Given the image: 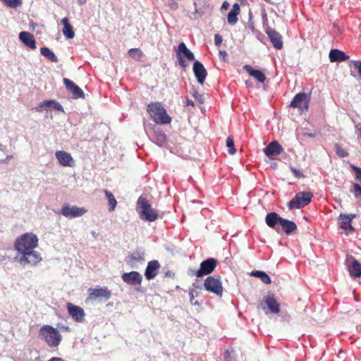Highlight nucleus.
Returning a JSON list of instances; mask_svg holds the SVG:
<instances>
[{
	"instance_id": "f257e3e1",
	"label": "nucleus",
	"mask_w": 361,
	"mask_h": 361,
	"mask_svg": "<svg viewBox=\"0 0 361 361\" xmlns=\"http://www.w3.org/2000/svg\"><path fill=\"white\" fill-rule=\"evenodd\" d=\"M137 204L139 207L138 214L140 219L147 222H153L159 219V211L152 207L151 200L146 196H140Z\"/></svg>"
},
{
	"instance_id": "f03ea898",
	"label": "nucleus",
	"mask_w": 361,
	"mask_h": 361,
	"mask_svg": "<svg viewBox=\"0 0 361 361\" xmlns=\"http://www.w3.org/2000/svg\"><path fill=\"white\" fill-rule=\"evenodd\" d=\"M39 337L49 348H57L62 341L59 331L51 325H43L39 330Z\"/></svg>"
},
{
	"instance_id": "7ed1b4c3",
	"label": "nucleus",
	"mask_w": 361,
	"mask_h": 361,
	"mask_svg": "<svg viewBox=\"0 0 361 361\" xmlns=\"http://www.w3.org/2000/svg\"><path fill=\"white\" fill-rule=\"evenodd\" d=\"M38 238L32 233H25L15 241L14 247L20 254L33 250L38 245Z\"/></svg>"
},
{
	"instance_id": "20e7f679",
	"label": "nucleus",
	"mask_w": 361,
	"mask_h": 361,
	"mask_svg": "<svg viewBox=\"0 0 361 361\" xmlns=\"http://www.w3.org/2000/svg\"><path fill=\"white\" fill-rule=\"evenodd\" d=\"M147 111L151 118L157 124H169L171 121V118L160 102H152L148 104Z\"/></svg>"
},
{
	"instance_id": "39448f33",
	"label": "nucleus",
	"mask_w": 361,
	"mask_h": 361,
	"mask_svg": "<svg viewBox=\"0 0 361 361\" xmlns=\"http://www.w3.org/2000/svg\"><path fill=\"white\" fill-rule=\"evenodd\" d=\"M204 288L207 291L214 293L219 298L223 295L224 288L220 276H208L204 280Z\"/></svg>"
},
{
	"instance_id": "423d86ee",
	"label": "nucleus",
	"mask_w": 361,
	"mask_h": 361,
	"mask_svg": "<svg viewBox=\"0 0 361 361\" xmlns=\"http://www.w3.org/2000/svg\"><path fill=\"white\" fill-rule=\"evenodd\" d=\"M312 197L311 192H300L288 203V207L290 209L304 207L311 202Z\"/></svg>"
},
{
	"instance_id": "0eeeda50",
	"label": "nucleus",
	"mask_w": 361,
	"mask_h": 361,
	"mask_svg": "<svg viewBox=\"0 0 361 361\" xmlns=\"http://www.w3.org/2000/svg\"><path fill=\"white\" fill-rule=\"evenodd\" d=\"M310 97L306 93H298L290 102V106L298 109L300 113L306 112L309 109Z\"/></svg>"
},
{
	"instance_id": "6e6552de",
	"label": "nucleus",
	"mask_w": 361,
	"mask_h": 361,
	"mask_svg": "<svg viewBox=\"0 0 361 361\" xmlns=\"http://www.w3.org/2000/svg\"><path fill=\"white\" fill-rule=\"evenodd\" d=\"M176 52L178 63L182 68H185L188 66L185 59L189 61L195 60V56L193 53L189 49H188L184 42H181L178 45Z\"/></svg>"
},
{
	"instance_id": "1a4fd4ad",
	"label": "nucleus",
	"mask_w": 361,
	"mask_h": 361,
	"mask_svg": "<svg viewBox=\"0 0 361 361\" xmlns=\"http://www.w3.org/2000/svg\"><path fill=\"white\" fill-rule=\"evenodd\" d=\"M217 264L218 262L214 258H209L204 260L201 262L200 269L194 271L193 275L197 277H202L204 275L210 274L215 269Z\"/></svg>"
},
{
	"instance_id": "9d476101",
	"label": "nucleus",
	"mask_w": 361,
	"mask_h": 361,
	"mask_svg": "<svg viewBox=\"0 0 361 361\" xmlns=\"http://www.w3.org/2000/svg\"><path fill=\"white\" fill-rule=\"evenodd\" d=\"M260 305L264 311L268 309L269 312L273 314L280 312V304L276 301L274 295L264 296L260 302Z\"/></svg>"
},
{
	"instance_id": "9b49d317",
	"label": "nucleus",
	"mask_w": 361,
	"mask_h": 361,
	"mask_svg": "<svg viewBox=\"0 0 361 361\" xmlns=\"http://www.w3.org/2000/svg\"><path fill=\"white\" fill-rule=\"evenodd\" d=\"M41 260L42 257L40 255L34 250L23 253H20V257L19 258L20 263L30 264L32 266L36 265Z\"/></svg>"
},
{
	"instance_id": "f8f14e48",
	"label": "nucleus",
	"mask_w": 361,
	"mask_h": 361,
	"mask_svg": "<svg viewBox=\"0 0 361 361\" xmlns=\"http://www.w3.org/2000/svg\"><path fill=\"white\" fill-rule=\"evenodd\" d=\"M355 217L356 215L355 214H341L339 215L338 221L340 222V228L345 232L346 235L354 232V228L353 227L351 223Z\"/></svg>"
},
{
	"instance_id": "ddd939ff",
	"label": "nucleus",
	"mask_w": 361,
	"mask_h": 361,
	"mask_svg": "<svg viewBox=\"0 0 361 361\" xmlns=\"http://www.w3.org/2000/svg\"><path fill=\"white\" fill-rule=\"evenodd\" d=\"M87 210L82 207L77 206L70 207L69 205H64L61 208V214L67 218H75L82 216L86 213Z\"/></svg>"
},
{
	"instance_id": "4468645a",
	"label": "nucleus",
	"mask_w": 361,
	"mask_h": 361,
	"mask_svg": "<svg viewBox=\"0 0 361 361\" xmlns=\"http://www.w3.org/2000/svg\"><path fill=\"white\" fill-rule=\"evenodd\" d=\"M67 310L73 319L77 322H82L85 319V311L80 306L73 305L71 302L67 303Z\"/></svg>"
},
{
	"instance_id": "2eb2a0df",
	"label": "nucleus",
	"mask_w": 361,
	"mask_h": 361,
	"mask_svg": "<svg viewBox=\"0 0 361 361\" xmlns=\"http://www.w3.org/2000/svg\"><path fill=\"white\" fill-rule=\"evenodd\" d=\"M110 297L111 292L108 290L107 288H90L87 299L90 300L97 299H104V300H108Z\"/></svg>"
},
{
	"instance_id": "dca6fc26",
	"label": "nucleus",
	"mask_w": 361,
	"mask_h": 361,
	"mask_svg": "<svg viewBox=\"0 0 361 361\" xmlns=\"http://www.w3.org/2000/svg\"><path fill=\"white\" fill-rule=\"evenodd\" d=\"M265 32L273 47L276 49H281L283 47L281 35L270 27H267Z\"/></svg>"
},
{
	"instance_id": "f3484780",
	"label": "nucleus",
	"mask_w": 361,
	"mask_h": 361,
	"mask_svg": "<svg viewBox=\"0 0 361 361\" xmlns=\"http://www.w3.org/2000/svg\"><path fill=\"white\" fill-rule=\"evenodd\" d=\"M55 155L61 166L69 167L75 166V161L70 153L63 150H59L56 152Z\"/></svg>"
},
{
	"instance_id": "a211bd4d",
	"label": "nucleus",
	"mask_w": 361,
	"mask_h": 361,
	"mask_svg": "<svg viewBox=\"0 0 361 361\" xmlns=\"http://www.w3.org/2000/svg\"><path fill=\"white\" fill-rule=\"evenodd\" d=\"M192 70L197 80V82L202 85L204 82L205 78L207 75V71L202 65L198 61H195L193 63Z\"/></svg>"
},
{
	"instance_id": "6ab92c4d",
	"label": "nucleus",
	"mask_w": 361,
	"mask_h": 361,
	"mask_svg": "<svg viewBox=\"0 0 361 361\" xmlns=\"http://www.w3.org/2000/svg\"><path fill=\"white\" fill-rule=\"evenodd\" d=\"M66 89L73 94L75 99L85 98V94L81 88L76 85L73 81L68 78L63 80Z\"/></svg>"
},
{
	"instance_id": "aec40b11",
	"label": "nucleus",
	"mask_w": 361,
	"mask_h": 361,
	"mask_svg": "<svg viewBox=\"0 0 361 361\" xmlns=\"http://www.w3.org/2000/svg\"><path fill=\"white\" fill-rule=\"evenodd\" d=\"M263 151L267 157L278 156L283 152V148L278 141L274 140L264 147Z\"/></svg>"
},
{
	"instance_id": "412c9836",
	"label": "nucleus",
	"mask_w": 361,
	"mask_h": 361,
	"mask_svg": "<svg viewBox=\"0 0 361 361\" xmlns=\"http://www.w3.org/2000/svg\"><path fill=\"white\" fill-rule=\"evenodd\" d=\"M160 264L157 260H152L148 262L145 269V276L147 280L153 279L158 274Z\"/></svg>"
},
{
	"instance_id": "4be33fe9",
	"label": "nucleus",
	"mask_w": 361,
	"mask_h": 361,
	"mask_svg": "<svg viewBox=\"0 0 361 361\" xmlns=\"http://www.w3.org/2000/svg\"><path fill=\"white\" fill-rule=\"evenodd\" d=\"M20 40L25 44L27 47L32 49H35L36 47V41L34 35L29 32H21L19 34Z\"/></svg>"
},
{
	"instance_id": "5701e85b",
	"label": "nucleus",
	"mask_w": 361,
	"mask_h": 361,
	"mask_svg": "<svg viewBox=\"0 0 361 361\" xmlns=\"http://www.w3.org/2000/svg\"><path fill=\"white\" fill-rule=\"evenodd\" d=\"M283 218L281 217L276 212L268 213L265 217V222L267 225L273 229H276L278 231L276 225H280Z\"/></svg>"
},
{
	"instance_id": "b1692460",
	"label": "nucleus",
	"mask_w": 361,
	"mask_h": 361,
	"mask_svg": "<svg viewBox=\"0 0 361 361\" xmlns=\"http://www.w3.org/2000/svg\"><path fill=\"white\" fill-rule=\"evenodd\" d=\"M46 108H52L55 110L63 111V106L56 100H46L41 102L37 108L38 111H42Z\"/></svg>"
},
{
	"instance_id": "393cba45",
	"label": "nucleus",
	"mask_w": 361,
	"mask_h": 361,
	"mask_svg": "<svg viewBox=\"0 0 361 361\" xmlns=\"http://www.w3.org/2000/svg\"><path fill=\"white\" fill-rule=\"evenodd\" d=\"M243 69L259 82L263 83L266 80V76L261 71L254 70L250 65H245Z\"/></svg>"
},
{
	"instance_id": "a878e982",
	"label": "nucleus",
	"mask_w": 361,
	"mask_h": 361,
	"mask_svg": "<svg viewBox=\"0 0 361 361\" xmlns=\"http://www.w3.org/2000/svg\"><path fill=\"white\" fill-rule=\"evenodd\" d=\"M329 57L331 62H341L349 59V56L346 55L343 51L338 49L331 50Z\"/></svg>"
},
{
	"instance_id": "bb28decb",
	"label": "nucleus",
	"mask_w": 361,
	"mask_h": 361,
	"mask_svg": "<svg viewBox=\"0 0 361 361\" xmlns=\"http://www.w3.org/2000/svg\"><path fill=\"white\" fill-rule=\"evenodd\" d=\"M280 226L286 235H290L291 233L297 230V225L294 221L283 218Z\"/></svg>"
},
{
	"instance_id": "cd10ccee",
	"label": "nucleus",
	"mask_w": 361,
	"mask_h": 361,
	"mask_svg": "<svg viewBox=\"0 0 361 361\" xmlns=\"http://www.w3.org/2000/svg\"><path fill=\"white\" fill-rule=\"evenodd\" d=\"M351 264L348 266V271L351 276L360 277L361 276V264L353 257H351Z\"/></svg>"
},
{
	"instance_id": "c85d7f7f",
	"label": "nucleus",
	"mask_w": 361,
	"mask_h": 361,
	"mask_svg": "<svg viewBox=\"0 0 361 361\" xmlns=\"http://www.w3.org/2000/svg\"><path fill=\"white\" fill-rule=\"evenodd\" d=\"M61 23L63 25V34L67 39H73L75 37V32L72 25L70 24L69 20L67 18H64L61 20Z\"/></svg>"
},
{
	"instance_id": "c756f323",
	"label": "nucleus",
	"mask_w": 361,
	"mask_h": 361,
	"mask_svg": "<svg viewBox=\"0 0 361 361\" xmlns=\"http://www.w3.org/2000/svg\"><path fill=\"white\" fill-rule=\"evenodd\" d=\"M240 8L238 3L233 4L232 9L228 14V23L230 25H235L238 21V15L240 13Z\"/></svg>"
},
{
	"instance_id": "7c9ffc66",
	"label": "nucleus",
	"mask_w": 361,
	"mask_h": 361,
	"mask_svg": "<svg viewBox=\"0 0 361 361\" xmlns=\"http://www.w3.org/2000/svg\"><path fill=\"white\" fill-rule=\"evenodd\" d=\"M104 192L108 200L109 211L112 212L117 206V201L112 192L107 190H104Z\"/></svg>"
},
{
	"instance_id": "2f4dec72",
	"label": "nucleus",
	"mask_w": 361,
	"mask_h": 361,
	"mask_svg": "<svg viewBox=\"0 0 361 361\" xmlns=\"http://www.w3.org/2000/svg\"><path fill=\"white\" fill-rule=\"evenodd\" d=\"M250 275L260 279V280L266 284H270L271 283V278L264 271L257 270L252 271Z\"/></svg>"
},
{
	"instance_id": "473e14b6",
	"label": "nucleus",
	"mask_w": 361,
	"mask_h": 361,
	"mask_svg": "<svg viewBox=\"0 0 361 361\" xmlns=\"http://www.w3.org/2000/svg\"><path fill=\"white\" fill-rule=\"evenodd\" d=\"M40 53L43 56L46 57L51 62L56 63L58 61L57 56L54 54V53L52 51H51L47 47H42L40 49Z\"/></svg>"
},
{
	"instance_id": "72a5a7b5",
	"label": "nucleus",
	"mask_w": 361,
	"mask_h": 361,
	"mask_svg": "<svg viewBox=\"0 0 361 361\" xmlns=\"http://www.w3.org/2000/svg\"><path fill=\"white\" fill-rule=\"evenodd\" d=\"M122 279L124 282L128 284L135 283V271H130V273H124L122 275Z\"/></svg>"
},
{
	"instance_id": "f704fd0d",
	"label": "nucleus",
	"mask_w": 361,
	"mask_h": 361,
	"mask_svg": "<svg viewBox=\"0 0 361 361\" xmlns=\"http://www.w3.org/2000/svg\"><path fill=\"white\" fill-rule=\"evenodd\" d=\"M5 5L11 8H17L22 5V0H1Z\"/></svg>"
},
{
	"instance_id": "c9c22d12",
	"label": "nucleus",
	"mask_w": 361,
	"mask_h": 361,
	"mask_svg": "<svg viewBox=\"0 0 361 361\" xmlns=\"http://www.w3.org/2000/svg\"><path fill=\"white\" fill-rule=\"evenodd\" d=\"M226 146L229 148L228 152L231 154H233L235 152V148L234 141L232 137H228L226 138Z\"/></svg>"
},
{
	"instance_id": "e433bc0d",
	"label": "nucleus",
	"mask_w": 361,
	"mask_h": 361,
	"mask_svg": "<svg viewBox=\"0 0 361 361\" xmlns=\"http://www.w3.org/2000/svg\"><path fill=\"white\" fill-rule=\"evenodd\" d=\"M335 149L336 154L340 157H346L348 156V153L345 149L341 147L338 144H335Z\"/></svg>"
},
{
	"instance_id": "4c0bfd02",
	"label": "nucleus",
	"mask_w": 361,
	"mask_h": 361,
	"mask_svg": "<svg viewBox=\"0 0 361 361\" xmlns=\"http://www.w3.org/2000/svg\"><path fill=\"white\" fill-rule=\"evenodd\" d=\"M352 187L350 192L354 194L355 197L357 198L361 195V186L358 183H353Z\"/></svg>"
},
{
	"instance_id": "58836bf2",
	"label": "nucleus",
	"mask_w": 361,
	"mask_h": 361,
	"mask_svg": "<svg viewBox=\"0 0 361 361\" xmlns=\"http://www.w3.org/2000/svg\"><path fill=\"white\" fill-rule=\"evenodd\" d=\"M197 293L195 290H191L190 291V293H189L190 301L192 305L199 306L200 305V303L197 300H195V297H197Z\"/></svg>"
},
{
	"instance_id": "ea45409f",
	"label": "nucleus",
	"mask_w": 361,
	"mask_h": 361,
	"mask_svg": "<svg viewBox=\"0 0 361 361\" xmlns=\"http://www.w3.org/2000/svg\"><path fill=\"white\" fill-rule=\"evenodd\" d=\"M353 66L355 70L357 71L360 77L361 78V61H351L350 66Z\"/></svg>"
},
{
	"instance_id": "a19ab883",
	"label": "nucleus",
	"mask_w": 361,
	"mask_h": 361,
	"mask_svg": "<svg viewBox=\"0 0 361 361\" xmlns=\"http://www.w3.org/2000/svg\"><path fill=\"white\" fill-rule=\"evenodd\" d=\"M290 171L293 173L294 176L297 178H301L304 177L302 172L300 170L295 169V167H290Z\"/></svg>"
},
{
	"instance_id": "79ce46f5",
	"label": "nucleus",
	"mask_w": 361,
	"mask_h": 361,
	"mask_svg": "<svg viewBox=\"0 0 361 361\" xmlns=\"http://www.w3.org/2000/svg\"><path fill=\"white\" fill-rule=\"evenodd\" d=\"M352 168L355 173L356 180L361 181V169L355 166H352Z\"/></svg>"
},
{
	"instance_id": "37998d69",
	"label": "nucleus",
	"mask_w": 361,
	"mask_h": 361,
	"mask_svg": "<svg viewBox=\"0 0 361 361\" xmlns=\"http://www.w3.org/2000/svg\"><path fill=\"white\" fill-rule=\"evenodd\" d=\"M192 96L200 102V104L204 103V97L202 94L199 93L197 91H194L192 93Z\"/></svg>"
},
{
	"instance_id": "c03bdc74",
	"label": "nucleus",
	"mask_w": 361,
	"mask_h": 361,
	"mask_svg": "<svg viewBox=\"0 0 361 361\" xmlns=\"http://www.w3.org/2000/svg\"><path fill=\"white\" fill-rule=\"evenodd\" d=\"M222 41H223L222 37L219 34H216L214 36L215 44L219 47L221 44Z\"/></svg>"
},
{
	"instance_id": "a18cd8bd",
	"label": "nucleus",
	"mask_w": 361,
	"mask_h": 361,
	"mask_svg": "<svg viewBox=\"0 0 361 361\" xmlns=\"http://www.w3.org/2000/svg\"><path fill=\"white\" fill-rule=\"evenodd\" d=\"M60 329L62 331H71V328L68 326H61L60 327Z\"/></svg>"
},
{
	"instance_id": "49530a36",
	"label": "nucleus",
	"mask_w": 361,
	"mask_h": 361,
	"mask_svg": "<svg viewBox=\"0 0 361 361\" xmlns=\"http://www.w3.org/2000/svg\"><path fill=\"white\" fill-rule=\"evenodd\" d=\"M136 52H137V60H140L142 56V53L139 49H137Z\"/></svg>"
},
{
	"instance_id": "de8ad7c7",
	"label": "nucleus",
	"mask_w": 361,
	"mask_h": 361,
	"mask_svg": "<svg viewBox=\"0 0 361 361\" xmlns=\"http://www.w3.org/2000/svg\"><path fill=\"white\" fill-rule=\"evenodd\" d=\"M48 361H65L63 359L58 357H54L49 359Z\"/></svg>"
},
{
	"instance_id": "09e8293b",
	"label": "nucleus",
	"mask_w": 361,
	"mask_h": 361,
	"mask_svg": "<svg viewBox=\"0 0 361 361\" xmlns=\"http://www.w3.org/2000/svg\"><path fill=\"white\" fill-rule=\"evenodd\" d=\"M142 281V276L137 272V283H140Z\"/></svg>"
},
{
	"instance_id": "8fccbe9b",
	"label": "nucleus",
	"mask_w": 361,
	"mask_h": 361,
	"mask_svg": "<svg viewBox=\"0 0 361 361\" xmlns=\"http://www.w3.org/2000/svg\"><path fill=\"white\" fill-rule=\"evenodd\" d=\"M186 105L187 106H194V102H193L192 100L188 99L186 100Z\"/></svg>"
},
{
	"instance_id": "3c124183",
	"label": "nucleus",
	"mask_w": 361,
	"mask_h": 361,
	"mask_svg": "<svg viewBox=\"0 0 361 361\" xmlns=\"http://www.w3.org/2000/svg\"><path fill=\"white\" fill-rule=\"evenodd\" d=\"M228 6H229V4H228L226 1H225L223 3V4H222L221 8H224V9H227V8H228Z\"/></svg>"
},
{
	"instance_id": "603ef678",
	"label": "nucleus",
	"mask_w": 361,
	"mask_h": 361,
	"mask_svg": "<svg viewBox=\"0 0 361 361\" xmlns=\"http://www.w3.org/2000/svg\"><path fill=\"white\" fill-rule=\"evenodd\" d=\"M128 53L131 56H134V55L135 54V49H130Z\"/></svg>"
},
{
	"instance_id": "864d4df0",
	"label": "nucleus",
	"mask_w": 361,
	"mask_h": 361,
	"mask_svg": "<svg viewBox=\"0 0 361 361\" xmlns=\"http://www.w3.org/2000/svg\"><path fill=\"white\" fill-rule=\"evenodd\" d=\"M80 5H82L86 3L87 0H77Z\"/></svg>"
},
{
	"instance_id": "5fc2aeb1",
	"label": "nucleus",
	"mask_w": 361,
	"mask_h": 361,
	"mask_svg": "<svg viewBox=\"0 0 361 361\" xmlns=\"http://www.w3.org/2000/svg\"><path fill=\"white\" fill-rule=\"evenodd\" d=\"M220 55H223L224 56H227V53L226 51H219Z\"/></svg>"
},
{
	"instance_id": "6e6d98bb",
	"label": "nucleus",
	"mask_w": 361,
	"mask_h": 361,
	"mask_svg": "<svg viewBox=\"0 0 361 361\" xmlns=\"http://www.w3.org/2000/svg\"><path fill=\"white\" fill-rule=\"evenodd\" d=\"M139 259H140L141 261H144V258L140 255H139V256H137V260Z\"/></svg>"
}]
</instances>
